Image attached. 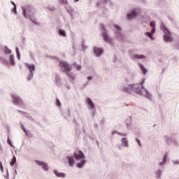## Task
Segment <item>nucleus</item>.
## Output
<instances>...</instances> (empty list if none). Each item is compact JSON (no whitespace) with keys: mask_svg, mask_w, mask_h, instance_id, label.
<instances>
[{"mask_svg":"<svg viewBox=\"0 0 179 179\" xmlns=\"http://www.w3.org/2000/svg\"><path fill=\"white\" fill-rule=\"evenodd\" d=\"M73 157H74V159H76V160H81L80 163L77 164V166L79 169H82V167H83V164L86 163L83 152H82V151H77L76 152L74 153Z\"/></svg>","mask_w":179,"mask_h":179,"instance_id":"f257e3e1","label":"nucleus"},{"mask_svg":"<svg viewBox=\"0 0 179 179\" xmlns=\"http://www.w3.org/2000/svg\"><path fill=\"white\" fill-rule=\"evenodd\" d=\"M59 66L62 69H64L63 72H65V73H66V72H71V71H72V67L66 62H60L59 63Z\"/></svg>","mask_w":179,"mask_h":179,"instance_id":"f03ea898","label":"nucleus"},{"mask_svg":"<svg viewBox=\"0 0 179 179\" xmlns=\"http://www.w3.org/2000/svg\"><path fill=\"white\" fill-rule=\"evenodd\" d=\"M135 85H129L127 87H124L123 88V91L125 93H132V92H136V93H138L139 94H141V92H138V90H136V89H135Z\"/></svg>","mask_w":179,"mask_h":179,"instance_id":"7ed1b4c3","label":"nucleus"},{"mask_svg":"<svg viewBox=\"0 0 179 179\" xmlns=\"http://www.w3.org/2000/svg\"><path fill=\"white\" fill-rule=\"evenodd\" d=\"M162 30H164V33L165 34L164 38V40L168 41V43L171 41L173 40V38H171V34H170L169 30H167V29H166V27H162Z\"/></svg>","mask_w":179,"mask_h":179,"instance_id":"20e7f679","label":"nucleus"},{"mask_svg":"<svg viewBox=\"0 0 179 179\" xmlns=\"http://www.w3.org/2000/svg\"><path fill=\"white\" fill-rule=\"evenodd\" d=\"M12 99H13V103H14V104L20 105L23 103L22 101V99H20V97L16 95H13Z\"/></svg>","mask_w":179,"mask_h":179,"instance_id":"39448f33","label":"nucleus"},{"mask_svg":"<svg viewBox=\"0 0 179 179\" xmlns=\"http://www.w3.org/2000/svg\"><path fill=\"white\" fill-rule=\"evenodd\" d=\"M136 17V11L135 10H132L131 13L127 14L128 20H131V19H135Z\"/></svg>","mask_w":179,"mask_h":179,"instance_id":"423d86ee","label":"nucleus"},{"mask_svg":"<svg viewBox=\"0 0 179 179\" xmlns=\"http://www.w3.org/2000/svg\"><path fill=\"white\" fill-rule=\"evenodd\" d=\"M35 162L36 164H38V166H41L43 170H48V165H47V164H45V162H40V161H35Z\"/></svg>","mask_w":179,"mask_h":179,"instance_id":"0eeeda50","label":"nucleus"},{"mask_svg":"<svg viewBox=\"0 0 179 179\" xmlns=\"http://www.w3.org/2000/svg\"><path fill=\"white\" fill-rule=\"evenodd\" d=\"M94 53L95 54V55L99 57V55H101V54H103V50L99 49V48H94Z\"/></svg>","mask_w":179,"mask_h":179,"instance_id":"6e6552de","label":"nucleus"},{"mask_svg":"<svg viewBox=\"0 0 179 179\" xmlns=\"http://www.w3.org/2000/svg\"><path fill=\"white\" fill-rule=\"evenodd\" d=\"M67 159H68V163L69 164V166H73V164H75V160H73V157H69L68 156L67 157Z\"/></svg>","mask_w":179,"mask_h":179,"instance_id":"1a4fd4ad","label":"nucleus"},{"mask_svg":"<svg viewBox=\"0 0 179 179\" xmlns=\"http://www.w3.org/2000/svg\"><path fill=\"white\" fill-rule=\"evenodd\" d=\"M103 40L106 41V43H111V38L108 37V35H107L106 33L103 34Z\"/></svg>","mask_w":179,"mask_h":179,"instance_id":"9d476101","label":"nucleus"},{"mask_svg":"<svg viewBox=\"0 0 179 179\" xmlns=\"http://www.w3.org/2000/svg\"><path fill=\"white\" fill-rule=\"evenodd\" d=\"M27 67L29 69L31 73L32 72H34V70L36 69V67L34 66V64H28L27 65ZM31 75H33V73H31Z\"/></svg>","mask_w":179,"mask_h":179,"instance_id":"9b49d317","label":"nucleus"},{"mask_svg":"<svg viewBox=\"0 0 179 179\" xmlns=\"http://www.w3.org/2000/svg\"><path fill=\"white\" fill-rule=\"evenodd\" d=\"M87 104L90 108H92V109L94 108V104L93 103V101H92V100L88 98L87 99Z\"/></svg>","mask_w":179,"mask_h":179,"instance_id":"f8f14e48","label":"nucleus"},{"mask_svg":"<svg viewBox=\"0 0 179 179\" xmlns=\"http://www.w3.org/2000/svg\"><path fill=\"white\" fill-rule=\"evenodd\" d=\"M54 173L57 177H62V178H64L65 177V173H59L58 171H54Z\"/></svg>","mask_w":179,"mask_h":179,"instance_id":"ddd939ff","label":"nucleus"},{"mask_svg":"<svg viewBox=\"0 0 179 179\" xmlns=\"http://www.w3.org/2000/svg\"><path fill=\"white\" fill-rule=\"evenodd\" d=\"M167 156H169V153L166 152L162 158V162L159 163V166H162V164L166 163V160H167Z\"/></svg>","mask_w":179,"mask_h":179,"instance_id":"4468645a","label":"nucleus"},{"mask_svg":"<svg viewBox=\"0 0 179 179\" xmlns=\"http://www.w3.org/2000/svg\"><path fill=\"white\" fill-rule=\"evenodd\" d=\"M133 58H136V59H145L146 57L143 55H135L133 56Z\"/></svg>","mask_w":179,"mask_h":179,"instance_id":"2eb2a0df","label":"nucleus"},{"mask_svg":"<svg viewBox=\"0 0 179 179\" xmlns=\"http://www.w3.org/2000/svg\"><path fill=\"white\" fill-rule=\"evenodd\" d=\"M140 68H141L143 75H146V73H148V70L145 69V68L143 66V65L140 64Z\"/></svg>","mask_w":179,"mask_h":179,"instance_id":"dca6fc26","label":"nucleus"},{"mask_svg":"<svg viewBox=\"0 0 179 179\" xmlns=\"http://www.w3.org/2000/svg\"><path fill=\"white\" fill-rule=\"evenodd\" d=\"M66 74L67 75V76H69V78H70V79H71V80H73L75 79V76H73L72 73H70V71L66 72Z\"/></svg>","mask_w":179,"mask_h":179,"instance_id":"f3484780","label":"nucleus"},{"mask_svg":"<svg viewBox=\"0 0 179 179\" xmlns=\"http://www.w3.org/2000/svg\"><path fill=\"white\" fill-rule=\"evenodd\" d=\"M121 142L126 148L128 147V141L125 138H122Z\"/></svg>","mask_w":179,"mask_h":179,"instance_id":"a211bd4d","label":"nucleus"},{"mask_svg":"<svg viewBox=\"0 0 179 179\" xmlns=\"http://www.w3.org/2000/svg\"><path fill=\"white\" fill-rule=\"evenodd\" d=\"M15 163H16V157H13L11 159V162H10V166H14Z\"/></svg>","mask_w":179,"mask_h":179,"instance_id":"6ab92c4d","label":"nucleus"},{"mask_svg":"<svg viewBox=\"0 0 179 179\" xmlns=\"http://www.w3.org/2000/svg\"><path fill=\"white\" fill-rule=\"evenodd\" d=\"M73 66L74 68H76L77 71H80L82 69V66L73 64Z\"/></svg>","mask_w":179,"mask_h":179,"instance_id":"aec40b11","label":"nucleus"},{"mask_svg":"<svg viewBox=\"0 0 179 179\" xmlns=\"http://www.w3.org/2000/svg\"><path fill=\"white\" fill-rule=\"evenodd\" d=\"M145 36H148V37H149L151 40H155L153 35H152L150 32H146Z\"/></svg>","mask_w":179,"mask_h":179,"instance_id":"412c9836","label":"nucleus"},{"mask_svg":"<svg viewBox=\"0 0 179 179\" xmlns=\"http://www.w3.org/2000/svg\"><path fill=\"white\" fill-rule=\"evenodd\" d=\"M9 62L11 65H15V60L13 59V55H11L10 57V62Z\"/></svg>","mask_w":179,"mask_h":179,"instance_id":"4be33fe9","label":"nucleus"},{"mask_svg":"<svg viewBox=\"0 0 179 179\" xmlns=\"http://www.w3.org/2000/svg\"><path fill=\"white\" fill-rule=\"evenodd\" d=\"M59 34H61V36H64L65 37V36H66V34L65 33V31L59 29Z\"/></svg>","mask_w":179,"mask_h":179,"instance_id":"5701e85b","label":"nucleus"},{"mask_svg":"<svg viewBox=\"0 0 179 179\" xmlns=\"http://www.w3.org/2000/svg\"><path fill=\"white\" fill-rule=\"evenodd\" d=\"M59 2L63 5H66V3H68V1L66 0H59Z\"/></svg>","mask_w":179,"mask_h":179,"instance_id":"b1692460","label":"nucleus"},{"mask_svg":"<svg viewBox=\"0 0 179 179\" xmlns=\"http://www.w3.org/2000/svg\"><path fill=\"white\" fill-rule=\"evenodd\" d=\"M12 52L8 48H6L4 50V54H10Z\"/></svg>","mask_w":179,"mask_h":179,"instance_id":"393cba45","label":"nucleus"},{"mask_svg":"<svg viewBox=\"0 0 179 179\" xmlns=\"http://www.w3.org/2000/svg\"><path fill=\"white\" fill-rule=\"evenodd\" d=\"M15 52H16L17 58H20V54L19 53V49L17 48H15Z\"/></svg>","mask_w":179,"mask_h":179,"instance_id":"a878e982","label":"nucleus"},{"mask_svg":"<svg viewBox=\"0 0 179 179\" xmlns=\"http://www.w3.org/2000/svg\"><path fill=\"white\" fill-rule=\"evenodd\" d=\"M150 27H152V29L155 28V22H151L150 24Z\"/></svg>","mask_w":179,"mask_h":179,"instance_id":"bb28decb","label":"nucleus"},{"mask_svg":"<svg viewBox=\"0 0 179 179\" xmlns=\"http://www.w3.org/2000/svg\"><path fill=\"white\" fill-rule=\"evenodd\" d=\"M57 107H61V102H59V100L57 99Z\"/></svg>","mask_w":179,"mask_h":179,"instance_id":"cd10ccee","label":"nucleus"},{"mask_svg":"<svg viewBox=\"0 0 179 179\" xmlns=\"http://www.w3.org/2000/svg\"><path fill=\"white\" fill-rule=\"evenodd\" d=\"M115 28L116 29V30H117V31H120L121 30V28L117 25H115Z\"/></svg>","mask_w":179,"mask_h":179,"instance_id":"c85d7f7f","label":"nucleus"},{"mask_svg":"<svg viewBox=\"0 0 179 179\" xmlns=\"http://www.w3.org/2000/svg\"><path fill=\"white\" fill-rule=\"evenodd\" d=\"M0 169L1 171H3V166H2V162H1V161H0Z\"/></svg>","mask_w":179,"mask_h":179,"instance_id":"c756f323","label":"nucleus"},{"mask_svg":"<svg viewBox=\"0 0 179 179\" xmlns=\"http://www.w3.org/2000/svg\"><path fill=\"white\" fill-rule=\"evenodd\" d=\"M155 32H156V28H152L151 31L152 34H153V33H155Z\"/></svg>","mask_w":179,"mask_h":179,"instance_id":"7c9ffc66","label":"nucleus"},{"mask_svg":"<svg viewBox=\"0 0 179 179\" xmlns=\"http://www.w3.org/2000/svg\"><path fill=\"white\" fill-rule=\"evenodd\" d=\"M13 11L14 12V13H16V6H14Z\"/></svg>","mask_w":179,"mask_h":179,"instance_id":"2f4dec72","label":"nucleus"},{"mask_svg":"<svg viewBox=\"0 0 179 179\" xmlns=\"http://www.w3.org/2000/svg\"><path fill=\"white\" fill-rule=\"evenodd\" d=\"M136 141L138 145H139V146H141V141L138 139H136Z\"/></svg>","mask_w":179,"mask_h":179,"instance_id":"473e14b6","label":"nucleus"},{"mask_svg":"<svg viewBox=\"0 0 179 179\" xmlns=\"http://www.w3.org/2000/svg\"><path fill=\"white\" fill-rule=\"evenodd\" d=\"M24 15L26 16V9H23Z\"/></svg>","mask_w":179,"mask_h":179,"instance_id":"72a5a7b5","label":"nucleus"},{"mask_svg":"<svg viewBox=\"0 0 179 179\" xmlns=\"http://www.w3.org/2000/svg\"><path fill=\"white\" fill-rule=\"evenodd\" d=\"M87 80H92V77L91 76L87 77Z\"/></svg>","mask_w":179,"mask_h":179,"instance_id":"f704fd0d","label":"nucleus"},{"mask_svg":"<svg viewBox=\"0 0 179 179\" xmlns=\"http://www.w3.org/2000/svg\"><path fill=\"white\" fill-rule=\"evenodd\" d=\"M11 3H12V5H13V6H16V4H15V2L11 1Z\"/></svg>","mask_w":179,"mask_h":179,"instance_id":"c9c22d12","label":"nucleus"},{"mask_svg":"<svg viewBox=\"0 0 179 179\" xmlns=\"http://www.w3.org/2000/svg\"><path fill=\"white\" fill-rule=\"evenodd\" d=\"M75 1H76V2H78L79 0H75Z\"/></svg>","mask_w":179,"mask_h":179,"instance_id":"e433bc0d","label":"nucleus"}]
</instances>
